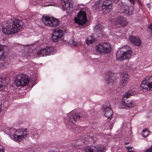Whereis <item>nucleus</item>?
Masks as SVG:
<instances>
[{"mask_svg":"<svg viewBox=\"0 0 152 152\" xmlns=\"http://www.w3.org/2000/svg\"><path fill=\"white\" fill-rule=\"evenodd\" d=\"M42 20L44 24L50 27L55 28H67L66 20L62 18L59 20L53 17L43 15Z\"/></svg>","mask_w":152,"mask_h":152,"instance_id":"1","label":"nucleus"},{"mask_svg":"<svg viewBox=\"0 0 152 152\" xmlns=\"http://www.w3.org/2000/svg\"><path fill=\"white\" fill-rule=\"evenodd\" d=\"M87 14L85 11L80 10L78 13L77 17L74 18L75 22L78 24L82 28L88 26L90 23L89 21L88 20Z\"/></svg>","mask_w":152,"mask_h":152,"instance_id":"2","label":"nucleus"},{"mask_svg":"<svg viewBox=\"0 0 152 152\" xmlns=\"http://www.w3.org/2000/svg\"><path fill=\"white\" fill-rule=\"evenodd\" d=\"M80 118L86 119V117L81 113L78 115L75 114L70 113L64 118V121L66 127L70 129L72 128V126L75 124L77 120Z\"/></svg>","mask_w":152,"mask_h":152,"instance_id":"3","label":"nucleus"},{"mask_svg":"<svg viewBox=\"0 0 152 152\" xmlns=\"http://www.w3.org/2000/svg\"><path fill=\"white\" fill-rule=\"evenodd\" d=\"M28 130L26 128H21L17 129L14 134L13 140L15 141H20L27 137Z\"/></svg>","mask_w":152,"mask_h":152,"instance_id":"4","label":"nucleus"},{"mask_svg":"<svg viewBox=\"0 0 152 152\" xmlns=\"http://www.w3.org/2000/svg\"><path fill=\"white\" fill-rule=\"evenodd\" d=\"M28 77L26 75H13L12 77L14 79V83L16 85L18 86H23L28 84L29 81Z\"/></svg>","mask_w":152,"mask_h":152,"instance_id":"5","label":"nucleus"},{"mask_svg":"<svg viewBox=\"0 0 152 152\" xmlns=\"http://www.w3.org/2000/svg\"><path fill=\"white\" fill-rule=\"evenodd\" d=\"M140 88L144 92L152 90V76H148L143 79Z\"/></svg>","mask_w":152,"mask_h":152,"instance_id":"6","label":"nucleus"},{"mask_svg":"<svg viewBox=\"0 0 152 152\" xmlns=\"http://www.w3.org/2000/svg\"><path fill=\"white\" fill-rule=\"evenodd\" d=\"M132 54L131 50H128L126 51L118 50L116 54V60L123 61L125 59H129Z\"/></svg>","mask_w":152,"mask_h":152,"instance_id":"7","label":"nucleus"},{"mask_svg":"<svg viewBox=\"0 0 152 152\" xmlns=\"http://www.w3.org/2000/svg\"><path fill=\"white\" fill-rule=\"evenodd\" d=\"M10 28H23L26 27V25L22 20H20L15 18L10 19Z\"/></svg>","mask_w":152,"mask_h":152,"instance_id":"8","label":"nucleus"},{"mask_svg":"<svg viewBox=\"0 0 152 152\" xmlns=\"http://www.w3.org/2000/svg\"><path fill=\"white\" fill-rule=\"evenodd\" d=\"M111 49L110 45L104 42H102L96 46V50L99 52L108 53H110Z\"/></svg>","mask_w":152,"mask_h":152,"instance_id":"9","label":"nucleus"},{"mask_svg":"<svg viewBox=\"0 0 152 152\" xmlns=\"http://www.w3.org/2000/svg\"><path fill=\"white\" fill-rule=\"evenodd\" d=\"M53 50L54 48L52 47H48L39 50L38 51L37 54L40 56L49 55L53 52Z\"/></svg>","mask_w":152,"mask_h":152,"instance_id":"10","label":"nucleus"},{"mask_svg":"<svg viewBox=\"0 0 152 152\" xmlns=\"http://www.w3.org/2000/svg\"><path fill=\"white\" fill-rule=\"evenodd\" d=\"M62 29H54L52 37L53 41L56 42L61 40L63 35V31Z\"/></svg>","mask_w":152,"mask_h":152,"instance_id":"11","label":"nucleus"},{"mask_svg":"<svg viewBox=\"0 0 152 152\" xmlns=\"http://www.w3.org/2000/svg\"><path fill=\"white\" fill-rule=\"evenodd\" d=\"M10 83V77L8 75H3L0 78V91L5 90V86Z\"/></svg>","mask_w":152,"mask_h":152,"instance_id":"12","label":"nucleus"},{"mask_svg":"<svg viewBox=\"0 0 152 152\" xmlns=\"http://www.w3.org/2000/svg\"><path fill=\"white\" fill-rule=\"evenodd\" d=\"M61 5L64 11L69 10L72 7L70 0H60Z\"/></svg>","mask_w":152,"mask_h":152,"instance_id":"13","label":"nucleus"},{"mask_svg":"<svg viewBox=\"0 0 152 152\" xmlns=\"http://www.w3.org/2000/svg\"><path fill=\"white\" fill-rule=\"evenodd\" d=\"M129 39L130 42L135 45L140 46L142 43V41L139 37L131 35L129 36Z\"/></svg>","mask_w":152,"mask_h":152,"instance_id":"14","label":"nucleus"},{"mask_svg":"<svg viewBox=\"0 0 152 152\" xmlns=\"http://www.w3.org/2000/svg\"><path fill=\"white\" fill-rule=\"evenodd\" d=\"M102 148L98 145L87 146L85 148L86 152H102Z\"/></svg>","mask_w":152,"mask_h":152,"instance_id":"15","label":"nucleus"},{"mask_svg":"<svg viewBox=\"0 0 152 152\" xmlns=\"http://www.w3.org/2000/svg\"><path fill=\"white\" fill-rule=\"evenodd\" d=\"M122 76L120 78L119 85L120 86L124 87L126 86L128 82L129 78V74L125 72L122 75Z\"/></svg>","mask_w":152,"mask_h":152,"instance_id":"16","label":"nucleus"},{"mask_svg":"<svg viewBox=\"0 0 152 152\" xmlns=\"http://www.w3.org/2000/svg\"><path fill=\"white\" fill-rule=\"evenodd\" d=\"M123 8L124 13L129 16H131L132 15L134 10L133 6L131 5H124Z\"/></svg>","mask_w":152,"mask_h":152,"instance_id":"17","label":"nucleus"},{"mask_svg":"<svg viewBox=\"0 0 152 152\" xmlns=\"http://www.w3.org/2000/svg\"><path fill=\"white\" fill-rule=\"evenodd\" d=\"M104 115L107 119H111L113 114V111L110 106H105L104 108Z\"/></svg>","mask_w":152,"mask_h":152,"instance_id":"18","label":"nucleus"},{"mask_svg":"<svg viewBox=\"0 0 152 152\" xmlns=\"http://www.w3.org/2000/svg\"><path fill=\"white\" fill-rule=\"evenodd\" d=\"M116 22L124 26H126L128 24L127 18L121 16H119L117 18Z\"/></svg>","mask_w":152,"mask_h":152,"instance_id":"19","label":"nucleus"},{"mask_svg":"<svg viewBox=\"0 0 152 152\" xmlns=\"http://www.w3.org/2000/svg\"><path fill=\"white\" fill-rule=\"evenodd\" d=\"M116 80V76L113 74H111L109 75L108 78L107 79V81L109 85H112L115 82Z\"/></svg>","mask_w":152,"mask_h":152,"instance_id":"20","label":"nucleus"},{"mask_svg":"<svg viewBox=\"0 0 152 152\" xmlns=\"http://www.w3.org/2000/svg\"><path fill=\"white\" fill-rule=\"evenodd\" d=\"M131 100L126 97H123L122 98V104L124 106L122 108H126L127 107V105H128L129 103L130 102Z\"/></svg>","mask_w":152,"mask_h":152,"instance_id":"21","label":"nucleus"},{"mask_svg":"<svg viewBox=\"0 0 152 152\" xmlns=\"http://www.w3.org/2000/svg\"><path fill=\"white\" fill-rule=\"evenodd\" d=\"M109 5L107 6H102L101 8L104 14H109L111 10H112V7Z\"/></svg>","mask_w":152,"mask_h":152,"instance_id":"22","label":"nucleus"},{"mask_svg":"<svg viewBox=\"0 0 152 152\" xmlns=\"http://www.w3.org/2000/svg\"><path fill=\"white\" fill-rule=\"evenodd\" d=\"M103 1L102 0H98L96 1L93 5L94 7H95V9L97 10H100L101 8L102 5Z\"/></svg>","mask_w":152,"mask_h":152,"instance_id":"23","label":"nucleus"},{"mask_svg":"<svg viewBox=\"0 0 152 152\" xmlns=\"http://www.w3.org/2000/svg\"><path fill=\"white\" fill-rule=\"evenodd\" d=\"M21 18L22 20H25L26 21H29L31 19V16L28 13H25L22 15Z\"/></svg>","mask_w":152,"mask_h":152,"instance_id":"24","label":"nucleus"},{"mask_svg":"<svg viewBox=\"0 0 152 152\" xmlns=\"http://www.w3.org/2000/svg\"><path fill=\"white\" fill-rule=\"evenodd\" d=\"M110 5V6H113V1L111 0H105L104 1H103L102 6H108Z\"/></svg>","mask_w":152,"mask_h":152,"instance_id":"25","label":"nucleus"},{"mask_svg":"<svg viewBox=\"0 0 152 152\" xmlns=\"http://www.w3.org/2000/svg\"><path fill=\"white\" fill-rule=\"evenodd\" d=\"M91 39H87L86 40V43L88 45H90L93 44L94 42L96 40L94 37H91Z\"/></svg>","mask_w":152,"mask_h":152,"instance_id":"26","label":"nucleus"},{"mask_svg":"<svg viewBox=\"0 0 152 152\" xmlns=\"http://www.w3.org/2000/svg\"><path fill=\"white\" fill-rule=\"evenodd\" d=\"M130 102L128 105H127V107L132 108L136 106V104L135 102V101H133L131 99Z\"/></svg>","mask_w":152,"mask_h":152,"instance_id":"27","label":"nucleus"},{"mask_svg":"<svg viewBox=\"0 0 152 152\" xmlns=\"http://www.w3.org/2000/svg\"><path fill=\"white\" fill-rule=\"evenodd\" d=\"M22 29H10V34H16L18 31H21Z\"/></svg>","mask_w":152,"mask_h":152,"instance_id":"28","label":"nucleus"},{"mask_svg":"<svg viewBox=\"0 0 152 152\" xmlns=\"http://www.w3.org/2000/svg\"><path fill=\"white\" fill-rule=\"evenodd\" d=\"M39 1H40L39 0H32L31 2V4L32 5L37 6L39 3Z\"/></svg>","mask_w":152,"mask_h":152,"instance_id":"29","label":"nucleus"},{"mask_svg":"<svg viewBox=\"0 0 152 152\" xmlns=\"http://www.w3.org/2000/svg\"><path fill=\"white\" fill-rule=\"evenodd\" d=\"M6 55L5 53L3 51L2 54L0 55V60L3 61L6 58Z\"/></svg>","mask_w":152,"mask_h":152,"instance_id":"30","label":"nucleus"},{"mask_svg":"<svg viewBox=\"0 0 152 152\" xmlns=\"http://www.w3.org/2000/svg\"><path fill=\"white\" fill-rule=\"evenodd\" d=\"M9 28V27L8 24L7 23H4L3 25H1V24H0V28Z\"/></svg>","mask_w":152,"mask_h":152,"instance_id":"31","label":"nucleus"},{"mask_svg":"<svg viewBox=\"0 0 152 152\" xmlns=\"http://www.w3.org/2000/svg\"><path fill=\"white\" fill-rule=\"evenodd\" d=\"M131 92L130 91H128L127 92H126L123 97H126V98H129L130 96L131 95Z\"/></svg>","mask_w":152,"mask_h":152,"instance_id":"32","label":"nucleus"},{"mask_svg":"<svg viewBox=\"0 0 152 152\" xmlns=\"http://www.w3.org/2000/svg\"><path fill=\"white\" fill-rule=\"evenodd\" d=\"M103 26L102 25L98 23L97 24H96L95 26V28H105L104 27L103 28Z\"/></svg>","mask_w":152,"mask_h":152,"instance_id":"33","label":"nucleus"},{"mask_svg":"<svg viewBox=\"0 0 152 152\" xmlns=\"http://www.w3.org/2000/svg\"><path fill=\"white\" fill-rule=\"evenodd\" d=\"M3 33L6 35L10 34V29H2Z\"/></svg>","mask_w":152,"mask_h":152,"instance_id":"34","label":"nucleus"},{"mask_svg":"<svg viewBox=\"0 0 152 152\" xmlns=\"http://www.w3.org/2000/svg\"><path fill=\"white\" fill-rule=\"evenodd\" d=\"M49 3H48L47 2H45L44 3H42V5L43 6H50L53 5L51 4L50 3V4H49Z\"/></svg>","mask_w":152,"mask_h":152,"instance_id":"35","label":"nucleus"},{"mask_svg":"<svg viewBox=\"0 0 152 152\" xmlns=\"http://www.w3.org/2000/svg\"><path fill=\"white\" fill-rule=\"evenodd\" d=\"M126 148L128 152H134V151L133 150H130V149H132V147L131 146H128L126 147Z\"/></svg>","mask_w":152,"mask_h":152,"instance_id":"36","label":"nucleus"},{"mask_svg":"<svg viewBox=\"0 0 152 152\" xmlns=\"http://www.w3.org/2000/svg\"><path fill=\"white\" fill-rule=\"evenodd\" d=\"M129 1L134 5L135 4V0H128Z\"/></svg>","mask_w":152,"mask_h":152,"instance_id":"37","label":"nucleus"},{"mask_svg":"<svg viewBox=\"0 0 152 152\" xmlns=\"http://www.w3.org/2000/svg\"><path fill=\"white\" fill-rule=\"evenodd\" d=\"M138 2V5L139 6H140L142 7H143V5L142 3V2L141 1V0H137Z\"/></svg>","mask_w":152,"mask_h":152,"instance_id":"38","label":"nucleus"},{"mask_svg":"<svg viewBox=\"0 0 152 152\" xmlns=\"http://www.w3.org/2000/svg\"><path fill=\"white\" fill-rule=\"evenodd\" d=\"M5 67L4 64L2 63V62H0V68H4Z\"/></svg>","mask_w":152,"mask_h":152,"instance_id":"39","label":"nucleus"},{"mask_svg":"<svg viewBox=\"0 0 152 152\" xmlns=\"http://www.w3.org/2000/svg\"><path fill=\"white\" fill-rule=\"evenodd\" d=\"M146 132V130H145L143 129L142 131V134L143 136H144L145 137H146L148 135V134H147V135H145V133Z\"/></svg>","mask_w":152,"mask_h":152,"instance_id":"40","label":"nucleus"},{"mask_svg":"<svg viewBox=\"0 0 152 152\" xmlns=\"http://www.w3.org/2000/svg\"><path fill=\"white\" fill-rule=\"evenodd\" d=\"M77 45V42L73 41L72 43V45L73 46H76Z\"/></svg>","mask_w":152,"mask_h":152,"instance_id":"41","label":"nucleus"},{"mask_svg":"<svg viewBox=\"0 0 152 152\" xmlns=\"http://www.w3.org/2000/svg\"><path fill=\"white\" fill-rule=\"evenodd\" d=\"M0 152H4L3 148L0 145Z\"/></svg>","mask_w":152,"mask_h":152,"instance_id":"42","label":"nucleus"},{"mask_svg":"<svg viewBox=\"0 0 152 152\" xmlns=\"http://www.w3.org/2000/svg\"><path fill=\"white\" fill-rule=\"evenodd\" d=\"M147 28H152V22H151L148 26Z\"/></svg>","mask_w":152,"mask_h":152,"instance_id":"43","label":"nucleus"},{"mask_svg":"<svg viewBox=\"0 0 152 152\" xmlns=\"http://www.w3.org/2000/svg\"><path fill=\"white\" fill-rule=\"evenodd\" d=\"M120 0H112V1H113V3L114 2L115 3H118Z\"/></svg>","mask_w":152,"mask_h":152,"instance_id":"44","label":"nucleus"},{"mask_svg":"<svg viewBox=\"0 0 152 152\" xmlns=\"http://www.w3.org/2000/svg\"><path fill=\"white\" fill-rule=\"evenodd\" d=\"M146 5H147V7L148 8H150L151 6H150V3H147V4Z\"/></svg>","mask_w":152,"mask_h":152,"instance_id":"45","label":"nucleus"},{"mask_svg":"<svg viewBox=\"0 0 152 152\" xmlns=\"http://www.w3.org/2000/svg\"><path fill=\"white\" fill-rule=\"evenodd\" d=\"M1 111V103L0 102V112Z\"/></svg>","mask_w":152,"mask_h":152,"instance_id":"46","label":"nucleus"},{"mask_svg":"<svg viewBox=\"0 0 152 152\" xmlns=\"http://www.w3.org/2000/svg\"><path fill=\"white\" fill-rule=\"evenodd\" d=\"M17 44V43H14V46H16Z\"/></svg>","mask_w":152,"mask_h":152,"instance_id":"47","label":"nucleus"},{"mask_svg":"<svg viewBox=\"0 0 152 152\" xmlns=\"http://www.w3.org/2000/svg\"><path fill=\"white\" fill-rule=\"evenodd\" d=\"M129 143L128 142H126L125 143V144L126 145H127Z\"/></svg>","mask_w":152,"mask_h":152,"instance_id":"48","label":"nucleus"},{"mask_svg":"<svg viewBox=\"0 0 152 152\" xmlns=\"http://www.w3.org/2000/svg\"><path fill=\"white\" fill-rule=\"evenodd\" d=\"M151 29V34H152V29Z\"/></svg>","mask_w":152,"mask_h":152,"instance_id":"49","label":"nucleus"},{"mask_svg":"<svg viewBox=\"0 0 152 152\" xmlns=\"http://www.w3.org/2000/svg\"><path fill=\"white\" fill-rule=\"evenodd\" d=\"M82 9L83 10H85V8L84 7L82 8Z\"/></svg>","mask_w":152,"mask_h":152,"instance_id":"50","label":"nucleus"},{"mask_svg":"<svg viewBox=\"0 0 152 152\" xmlns=\"http://www.w3.org/2000/svg\"><path fill=\"white\" fill-rule=\"evenodd\" d=\"M81 6H84V5H83V4H82L81 5Z\"/></svg>","mask_w":152,"mask_h":152,"instance_id":"51","label":"nucleus"},{"mask_svg":"<svg viewBox=\"0 0 152 152\" xmlns=\"http://www.w3.org/2000/svg\"><path fill=\"white\" fill-rule=\"evenodd\" d=\"M81 6H84V5H83V4H82L81 5Z\"/></svg>","mask_w":152,"mask_h":152,"instance_id":"52","label":"nucleus"},{"mask_svg":"<svg viewBox=\"0 0 152 152\" xmlns=\"http://www.w3.org/2000/svg\"><path fill=\"white\" fill-rule=\"evenodd\" d=\"M10 131L11 130V128H10Z\"/></svg>","mask_w":152,"mask_h":152,"instance_id":"53","label":"nucleus"}]
</instances>
